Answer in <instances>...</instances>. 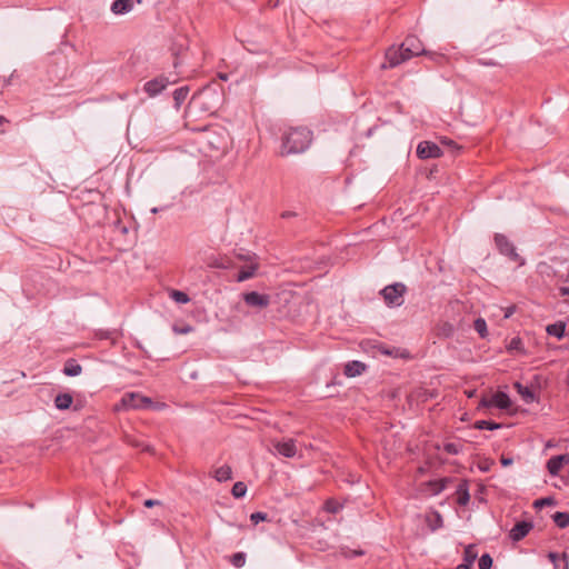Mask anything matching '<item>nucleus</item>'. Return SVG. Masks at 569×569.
<instances>
[{
	"instance_id": "1",
	"label": "nucleus",
	"mask_w": 569,
	"mask_h": 569,
	"mask_svg": "<svg viewBox=\"0 0 569 569\" xmlns=\"http://www.w3.org/2000/svg\"><path fill=\"white\" fill-rule=\"evenodd\" d=\"M312 142V132L306 127H292L286 130L281 137V156L298 154L305 152Z\"/></svg>"
},
{
	"instance_id": "2",
	"label": "nucleus",
	"mask_w": 569,
	"mask_h": 569,
	"mask_svg": "<svg viewBox=\"0 0 569 569\" xmlns=\"http://www.w3.org/2000/svg\"><path fill=\"white\" fill-rule=\"evenodd\" d=\"M193 100L204 110L213 111L221 102V94L214 88L206 87L193 97Z\"/></svg>"
},
{
	"instance_id": "3",
	"label": "nucleus",
	"mask_w": 569,
	"mask_h": 569,
	"mask_svg": "<svg viewBox=\"0 0 569 569\" xmlns=\"http://www.w3.org/2000/svg\"><path fill=\"white\" fill-rule=\"evenodd\" d=\"M407 288L403 283L389 284L381 290V296L389 307H399L403 303V295Z\"/></svg>"
},
{
	"instance_id": "4",
	"label": "nucleus",
	"mask_w": 569,
	"mask_h": 569,
	"mask_svg": "<svg viewBox=\"0 0 569 569\" xmlns=\"http://www.w3.org/2000/svg\"><path fill=\"white\" fill-rule=\"evenodd\" d=\"M496 407L502 410H507L511 407V400L509 396L503 391H497L490 397H482L479 402V408Z\"/></svg>"
},
{
	"instance_id": "5",
	"label": "nucleus",
	"mask_w": 569,
	"mask_h": 569,
	"mask_svg": "<svg viewBox=\"0 0 569 569\" xmlns=\"http://www.w3.org/2000/svg\"><path fill=\"white\" fill-rule=\"evenodd\" d=\"M495 243L500 253L507 256L509 259L519 262L520 266L525 263L523 259L517 253L515 246L503 234L497 233L495 236Z\"/></svg>"
},
{
	"instance_id": "6",
	"label": "nucleus",
	"mask_w": 569,
	"mask_h": 569,
	"mask_svg": "<svg viewBox=\"0 0 569 569\" xmlns=\"http://www.w3.org/2000/svg\"><path fill=\"white\" fill-rule=\"evenodd\" d=\"M152 403L150 398L143 397L139 393L129 392L121 399V405L126 409H142L148 408Z\"/></svg>"
},
{
	"instance_id": "7",
	"label": "nucleus",
	"mask_w": 569,
	"mask_h": 569,
	"mask_svg": "<svg viewBox=\"0 0 569 569\" xmlns=\"http://www.w3.org/2000/svg\"><path fill=\"white\" fill-rule=\"evenodd\" d=\"M405 53L406 52H405L402 46H400V47H390L386 51V61L387 62L383 63L381 67L383 69H386V68H395V67L399 66L400 63L409 60V58Z\"/></svg>"
},
{
	"instance_id": "8",
	"label": "nucleus",
	"mask_w": 569,
	"mask_h": 569,
	"mask_svg": "<svg viewBox=\"0 0 569 569\" xmlns=\"http://www.w3.org/2000/svg\"><path fill=\"white\" fill-rule=\"evenodd\" d=\"M401 46L406 52L405 54H407L409 59L420 54H428V52L423 48L422 42L416 36H408L401 43Z\"/></svg>"
},
{
	"instance_id": "9",
	"label": "nucleus",
	"mask_w": 569,
	"mask_h": 569,
	"mask_svg": "<svg viewBox=\"0 0 569 569\" xmlns=\"http://www.w3.org/2000/svg\"><path fill=\"white\" fill-rule=\"evenodd\" d=\"M417 156L420 159L439 158L442 156V150L435 142L421 141L417 147Z\"/></svg>"
},
{
	"instance_id": "10",
	"label": "nucleus",
	"mask_w": 569,
	"mask_h": 569,
	"mask_svg": "<svg viewBox=\"0 0 569 569\" xmlns=\"http://www.w3.org/2000/svg\"><path fill=\"white\" fill-rule=\"evenodd\" d=\"M169 83L171 82L168 80V78L160 76L147 81L143 86V90L149 97L153 98L161 93Z\"/></svg>"
},
{
	"instance_id": "11",
	"label": "nucleus",
	"mask_w": 569,
	"mask_h": 569,
	"mask_svg": "<svg viewBox=\"0 0 569 569\" xmlns=\"http://www.w3.org/2000/svg\"><path fill=\"white\" fill-rule=\"evenodd\" d=\"M243 301L250 307L263 309L270 305V296L251 291L243 293Z\"/></svg>"
},
{
	"instance_id": "12",
	"label": "nucleus",
	"mask_w": 569,
	"mask_h": 569,
	"mask_svg": "<svg viewBox=\"0 0 569 569\" xmlns=\"http://www.w3.org/2000/svg\"><path fill=\"white\" fill-rule=\"evenodd\" d=\"M566 463H569V455L553 456L547 462V470L551 476H558Z\"/></svg>"
},
{
	"instance_id": "13",
	"label": "nucleus",
	"mask_w": 569,
	"mask_h": 569,
	"mask_svg": "<svg viewBox=\"0 0 569 569\" xmlns=\"http://www.w3.org/2000/svg\"><path fill=\"white\" fill-rule=\"evenodd\" d=\"M273 446L277 452L286 458H292L297 453L296 442L293 439L277 441Z\"/></svg>"
},
{
	"instance_id": "14",
	"label": "nucleus",
	"mask_w": 569,
	"mask_h": 569,
	"mask_svg": "<svg viewBox=\"0 0 569 569\" xmlns=\"http://www.w3.org/2000/svg\"><path fill=\"white\" fill-rule=\"evenodd\" d=\"M532 523L529 521H520L517 522L513 528L510 530V538L513 541H520L523 539L532 529Z\"/></svg>"
},
{
	"instance_id": "15",
	"label": "nucleus",
	"mask_w": 569,
	"mask_h": 569,
	"mask_svg": "<svg viewBox=\"0 0 569 569\" xmlns=\"http://www.w3.org/2000/svg\"><path fill=\"white\" fill-rule=\"evenodd\" d=\"M132 8L133 0H114L111 4V11L117 16L128 13Z\"/></svg>"
},
{
	"instance_id": "16",
	"label": "nucleus",
	"mask_w": 569,
	"mask_h": 569,
	"mask_svg": "<svg viewBox=\"0 0 569 569\" xmlns=\"http://www.w3.org/2000/svg\"><path fill=\"white\" fill-rule=\"evenodd\" d=\"M365 370H366V365L363 362L353 360V361H349L345 366L343 373L347 377H357V376H360Z\"/></svg>"
},
{
	"instance_id": "17",
	"label": "nucleus",
	"mask_w": 569,
	"mask_h": 569,
	"mask_svg": "<svg viewBox=\"0 0 569 569\" xmlns=\"http://www.w3.org/2000/svg\"><path fill=\"white\" fill-rule=\"evenodd\" d=\"M456 495H457V502L459 506H467L469 503L470 495H469L468 482L466 480L461 481L458 485Z\"/></svg>"
},
{
	"instance_id": "18",
	"label": "nucleus",
	"mask_w": 569,
	"mask_h": 569,
	"mask_svg": "<svg viewBox=\"0 0 569 569\" xmlns=\"http://www.w3.org/2000/svg\"><path fill=\"white\" fill-rule=\"evenodd\" d=\"M73 398L70 393H59L54 398V406L59 410H67L71 407Z\"/></svg>"
},
{
	"instance_id": "19",
	"label": "nucleus",
	"mask_w": 569,
	"mask_h": 569,
	"mask_svg": "<svg viewBox=\"0 0 569 569\" xmlns=\"http://www.w3.org/2000/svg\"><path fill=\"white\" fill-rule=\"evenodd\" d=\"M82 371V367L74 360L69 359L66 361L63 367V373L69 377L79 376Z\"/></svg>"
},
{
	"instance_id": "20",
	"label": "nucleus",
	"mask_w": 569,
	"mask_h": 569,
	"mask_svg": "<svg viewBox=\"0 0 569 569\" xmlns=\"http://www.w3.org/2000/svg\"><path fill=\"white\" fill-rule=\"evenodd\" d=\"M213 477L219 482L230 480L232 478L231 467L228 465H224V466L217 468L213 472Z\"/></svg>"
},
{
	"instance_id": "21",
	"label": "nucleus",
	"mask_w": 569,
	"mask_h": 569,
	"mask_svg": "<svg viewBox=\"0 0 569 569\" xmlns=\"http://www.w3.org/2000/svg\"><path fill=\"white\" fill-rule=\"evenodd\" d=\"M566 326L563 322L559 321L556 323H551L547 326V332L550 336L557 337L558 339H561L565 335Z\"/></svg>"
},
{
	"instance_id": "22",
	"label": "nucleus",
	"mask_w": 569,
	"mask_h": 569,
	"mask_svg": "<svg viewBox=\"0 0 569 569\" xmlns=\"http://www.w3.org/2000/svg\"><path fill=\"white\" fill-rule=\"evenodd\" d=\"M189 94V87H180L173 92V100L176 102V107L179 108L187 99Z\"/></svg>"
},
{
	"instance_id": "23",
	"label": "nucleus",
	"mask_w": 569,
	"mask_h": 569,
	"mask_svg": "<svg viewBox=\"0 0 569 569\" xmlns=\"http://www.w3.org/2000/svg\"><path fill=\"white\" fill-rule=\"evenodd\" d=\"M515 388L517 389L518 393L521 395L526 402L533 401L535 395L529 387L522 386L520 382H516Z\"/></svg>"
},
{
	"instance_id": "24",
	"label": "nucleus",
	"mask_w": 569,
	"mask_h": 569,
	"mask_svg": "<svg viewBox=\"0 0 569 569\" xmlns=\"http://www.w3.org/2000/svg\"><path fill=\"white\" fill-rule=\"evenodd\" d=\"M478 557V551L475 545H468L463 551V562L473 565Z\"/></svg>"
},
{
	"instance_id": "25",
	"label": "nucleus",
	"mask_w": 569,
	"mask_h": 569,
	"mask_svg": "<svg viewBox=\"0 0 569 569\" xmlns=\"http://www.w3.org/2000/svg\"><path fill=\"white\" fill-rule=\"evenodd\" d=\"M552 519H553L555 523L557 525V527H559L561 529L569 527V513L568 512L557 511L552 516Z\"/></svg>"
},
{
	"instance_id": "26",
	"label": "nucleus",
	"mask_w": 569,
	"mask_h": 569,
	"mask_svg": "<svg viewBox=\"0 0 569 569\" xmlns=\"http://www.w3.org/2000/svg\"><path fill=\"white\" fill-rule=\"evenodd\" d=\"M258 269V264H251L247 267L246 269H242L239 271L237 280L238 281H244L250 278H252Z\"/></svg>"
},
{
	"instance_id": "27",
	"label": "nucleus",
	"mask_w": 569,
	"mask_h": 569,
	"mask_svg": "<svg viewBox=\"0 0 569 569\" xmlns=\"http://www.w3.org/2000/svg\"><path fill=\"white\" fill-rule=\"evenodd\" d=\"M475 330L481 338H486L488 335L487 322L483 318H477L473 322Z\"/></svg>"
},
{
	"instance_id": "28",
	"label": "nucleus",
	"mask_w": 569,
	"mask_h": 569,
	"mask_svg": "<svg viewBox=\"0 0 569 569\" xmlns=\"http://www.w3.org/2000/svg\"><path fill=\"white\" fill-rule=\"evenodd\" d=\"M476 429L478 430H496V429H499L500 428V425L497 423V422H493V421H488V420H478L475 422V426H473Z\"/></svg>"
},
{
	"instance_id": "29",
	"label": "nucleus",
	"mask_w": 569,
	"mask_h": 569,
	"mask_svg": "<svg viewBox=\"0 0 569 569\" xmlns=\"http://www.w3.org/2000/svg\"><path fill=\"white\" fill-rule=\"evenodd\" d=\"M169 296H170V298H171L172 300H174V301H176V302H178V303H187V302H189V301H190L189 296H188L186 292L180 291V290H174V289H172V290L170 291Z\"/></svg>"
},
{
	"instance_id": "30",
	"label": "nucleus",
	"mask_w": 569,
	"mask_h": 569,
	"mask_svg": "<svg viewBox=\"0 0 569 569\" xmlns=\"http://www.w3.org/2000/svg\"><path fill=\"white\" fill-rule=\"evenodd\" d=\"M247 492V486L242 481H238L232 486L231 493L234 498H242Z\"/></svg>"
},
{
	"instance_id": "31",
	"label": "nucleus",
	"mask_w": 569,
	"mask_h": 569,
	"mask_svg": "<svg viewBox=\"0 0 569 569\" xmlns=\"http://www.w3.org/2000/svg\"><path fill=\"white\" fill-rule=\"evenodd\" d=\"M443 450L449 455H458L462 450V446L457 442H447L443 445Z\"/></svg>"
},
{
	"instance_id": "32",
	"label": "nucleus",
	"mask_w": 569,
	"mask_h": 569,
	"mask_svg": "<svg viewBox=\"0 0 569 569\" xmlns=\"http://www.w3.org/2000/svg\"><path fill=\"white\" fill-rule=\"evenodd\" d=\"M230 561L236 568H241L246 563V555L243 552H236L232 555Z\"/></svg>"
},
{
	"instance_id": "33",
	"label": "nucleus",
	"mask_w": 569,
	"mask_h": 569,
	"mask_svg": "<svg viewBox=\"0 0 569 569\" xmlns=\"http://www.w3.org/2000/svg\"><path fill=\"white\" fill-rule=\"evenodd\" d=\"M341 508L342 506L333 499H328L325 502V510L330 513H337Z\"/></svg>"
},
{
	"instance_id": "34",
	"label": "nucleus",
	"mask_w": 569,
	"mask_h": 569,
	"mask_svg": "<svg viewBox=\"0 0 569 569\" xmlns=\"http://www.w3.org/2000/svg\"><path fill=\"white\" fill-rule=\"evenodd\" d=\"M492 558L489 553H483L480 558H479V562H478V566H479V569H491L492 567Z\"/></svg>"
},
{
	"instance_id": "35",
	"label": "nucleus",
	"mask_w": 569,
	"mask_h": 569,
	"mask_svg": "<svg viewBox=\"0 0 569 569\" xmlns=\"http://www.w3.org/2000/svg\"><path fill=\"white\" fill-rule=\"evenodd\" d=\"M448 481H449V479L443 478V479L430 482V486L433 487V490H435L436 493H439L442 490H445V488L447 487Z\"/></svg>"
},
{
	"instance_id": "36",
	"label": "nucleus",
	"mask_w": 569,
	"mask_h": 569,
	"mask_svg": "<svg viewBox=\"0 0 569 569\" xmlns=\"http://www.w3.org/2000/svg\"><path fill=\"white\" fill-rule=\"evenodd\" d=\"M267 519V513L264 512H253L250 516V520L253 525H258L260 521H264Z\"/></svg>"
},
{
	"instance_id": "37",
	"label": "nucleus",
	"mask_w": 569,
	"mask_h": 569,
	"mask_svg": "<svg viewBox=\"0 0 569 569\" xmlns=\"http://www.w3.org/2000/svg\"><path fill=\"white\" fill-rule=\"evenodd\" d=\"M521 347V340L519 338H513L509 343V350H519Z\"/></svg>"
},
{
	"instance_id": "38",
	"label": "nucleus",
	"mask_w": 569,
	"mask_h": 569,
	"mask_svg": "<svg viewBox=\"0 0 569 569\" xmlns=\"http://www.w3.org/2000/svg\"><path fill=\"white\" fill-rule=\"evenodd\" d=\"M413 397H416L417 399L423 398V400H425L427 397V391L419 389V390L410 393L409 398L412 399Z\"/></svg>"
},
{
	"instance_id": "39",
	"label": "nucleus",
	"mask_w": 569,
	"mask_h": 569,
	"mask_svg": "<svg viewBox=\"0 0 569 569\" xmlns=\"http://www.w3.org/2000/svg\"><path fill=\"white\" fill-rule=\"evenodd\" d=\"M160 505H161V501L160 500H156V499H147L143 502V506L146 508H152L154 506H160Z\"/></svg>"
},
{
	"instance_id": "40",
	"label": "nucleus",
	"mask_w": 569,
	"mask_h": 569,
	"mask_svg": "<svg viewBox=\"0 0 569 569\" xmlns=\"http://www.w3.org/2000/svg\"><path fill=\"white\" fill-rule=\"evenodd\" d=\"M516 311V306H509L505 309V319L510 318Z\"/></svg>"
},
{
	"instance_id": "41",
	"label": "nucleus",
	"mask_w": 569,
	"mask_h": 569,
	"mask_svg": "<svg viewBox=\"0 0 569 569\" xmlns=\"http://www.w3.org/2000/svg\"><path fill=\"white\" fill-rule=\"evenodd\" d=\"M512 462H513L512 458L501 457L502 466L508 467V466L512 465Z\"/></svg>"
},
{
	"instance_id": "42",
	"label": "nucleus",
	"mask_w": 569,
	"mask_h": 569,
	"mask_svg": "<svg viewBox=\"0 0 569 569\" xmlns=\"http://www.w3.org/2000/svg\"><path fill=\"white\" fill-rule=\"evenodd\" d=\"M559 295L561 297L569 296V286L568 287H560L559 288Z\"/></svg>"
},
{
	"instance_id": "43",
	"label": "nucleus",
	"mask_w": 569,
	"mask_h": 569,
	"mask_svg": "<svg viewBox=\"0 0 569 569\" xmlns=\"http://www.w3.org/2000/svg\"><path fill=\"white\" fill-rule=\"evenodd\" d=\"M548 558L550 559L551 562L556 565L558 560V555L556 552H549Z\"/></svg>"
},
{
	"instance_id": "44",
	"label": "nucleus",
	"mask_w": 569,
	"mask_h": 569,
	"mask_svg": "<svg viewBox=\"0 0 569 569\" xmlns=\"http://www.w3.org/2000/svg\"><path fill=\"white\" fill-rule=\"evenodd\" d=\"M472 565L470 563H467V562H462L460 563L457 569H471Z\"/></svg>"
},
{
	"instance_id": "45",
	"label": "nucleus",
	"mask_w": 569,
	"mask_h": 569,
	"mask_svg": "<svg viewBox=\"0 0 569 569\" xmlns=\"http://www.w3.org/2000/svg\"><path fill=\"white\" fill-rule=\"evenodd\" d=\"M295 216V212L292 211H284L281 217L282 218H290V217H293Z\"/></svg>"
},
{
	"instance_id": "46",
	"label": "nucleus",
	"mask_w": 569,
	"mask_h": 569,
	"mask_svg": "<svg viewBox=\"0 0 569 569\" xmlns=\"http://www.w3.org/2000/svg\"><path fill=\"white\" fill-rule=\"evenodd\" d=\"M560 281H562V282H568L569 281V270H568V273L566 276H561L560 277Z\"/></svg>"
},
{
	"instance_id": "47",
	"label": "nucleus",
	"mask_w": 569,
	"mask_h": 569,
	"mask_svg": "<svg viewBox=\"0 0 569 569\" xmlns=\"http://www.w3.org/2000/svg\"><path fill=\"white\" fill-rule=\"evenodd\" d=\"M8 122H9V120L6 117L0 116V126H3L4 123H8Z\"/></svg>"
},
{
	"instance_id": "48",
	"label": "nucleus",
	"mask_w": 569,
	"mask_h": 569,
	"mask_svg": "<svg viewBox=\"0 0 569 569\" xmlns=\"http://www.w3.org/2000/svg\"><path fill=\"white\" fill-rule=\"evenodd\" d=\"M561 558H562V560H563V561H565V563H566V569H568V556H567V553H565V552H563V553H562V556H561Z\"/></svg>"
},
{
	"instance_id": "49",
	"label": "nucleus",
	"mask_w": 569,
	"mask_h": 569,
	"mask_svg": "<svg viewBox=\"0 0 569 569\" xmlns=\"http://www.w3.org/2000/svg\"><path fill=\"white\" fill-rule=\"evenodd\" d=\"M382 352L385 355H388V356H392L393 355V352L391 350H389V349H385Z\"/></svg>"
},
{
	"instance_id": "50",
	"label": "nucleus",
	"mask_w": 569,
	"mask_h": 569,
	"mask_svg": "<svg viewBox=\"0 0 569 569\" xmlns=\"http://www.w3.org/2000/svg\"><path fill=\"white\" fill-rule=\"evenodd\" d=\"M549 502V499H543L540 501V503L547 505ZM536 505H539V502H536Z\"/></svg>"
},
{
	"instance_id": "51",
	"label": "nucleus",
	"mask_w": 569,
	"mask_h": 569,
	"mask_svg": "<svg viewBox=\"0 0 569 569\" xmlns=\"http://www.w3.org/2000/svg\"><path fill=\"white\" fill-rule=\"evenodd\" d=\"M355 555L356 556H361V555H363V552L362 551H355Z\"/></svg>"
},
{
	"instance_id": "52",
	"label": "nucleus",
	"mask_w": 569,
	"mask_h": 569,
	"mask_svg": "<svg viewBox=\"0 0 569 569\" xmlns=\"http://www.w3.org/2000/svg\"><path fill=\"white\" fill-rule=\"evenodd\" d=\"M151 212L157 213V212H158V209H157V208H153V209L151 210Z\"/></svg>"
},
{
	"instance_id": "53",
	"label": "nucleus",
	"mask_w": 569,
	"mask_h": 569,
	"mask_svg": "<svg viewBox=\"0 0 569 569\" xmlns=\"http://www.w3.org/2000/svg\"><path fill=\"white\" fill-rule=\"evenodd\" d=\"M137 2H138V3H141V2H142V0H137Z\"/></svg>"
}]
</instances>
